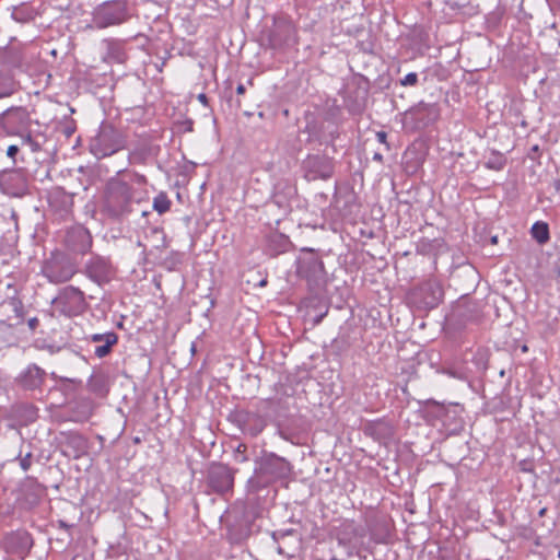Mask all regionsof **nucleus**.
I'll return each instance as SVG.
<instances>
[{
    "label": "nucleus",
    "mask_w": 560,
    "mask_h": 560,
    "mask_svg": "<svg viewBox=\"0 0 560 560\" xmlns=\"http://www.w3.org/2000/svg\"><path fill=\"white\" fill-rule=\"evenodd\" d=\"M247 446L243 443L238 444L234 452V459L236 463H245L248 460L246 456Z\"/></svg>",
    "instance_id": "cd10ccee"
},
{
    "label": "nucleus",
    "mask_w": 560,
    "mask_h": 560,
    "mask_svg": "<svg viewBox=\"0 0 560 560\" xmlns=\"http://www.w3.org/2000/svg\"><path fill=\"white\" fill-rule=\"evenodd\" d=\"M128 19L127 8L121 2L104 4L95 15L97 27L105 28L112 25L121 24Z\"/></svg>",
    "instance_id": "1a4fd4ad"
},
{
    "label": "nucleus",
    "mask_w": 560,
    "mask_h": 560,
    "mask_svg": "<svg viewBox=\"0 0 560 560\" xmlns=\"http://www.w3.org/2000/svg\"><path fill=\"white\" fill-rule=\"evenodd\" d=\"M89 340L98 343L95 347L94 354L102 359L112 352V348L118 342V336L114 331H107L105 334H93L89 337Z\"/></svg>",
    "instance_id": "4468645a"
},
{
    "label": "nucleus",
    "mask_w": 560,
    "mask_h": 560,
    "mask_svg": "<svg viewBox=\"0 0 560 560\" xmlns=\"http://www.w3.org/2000/svg\"><path fill=\"white\" fill-rule=\"evenodd\" d=\"M137 201L132 187L126 182L113 178L105 189L103 211L110 218L119 219L132 211V203Z\"/></svg>",
    "instance_id": "f257e3e1"
},
{
    "label": "nucleus",
    "mask_w": 560,
    "mask_h": 560,
    "mask_svg": "<svg viewBox=\"0 0 560 560\" xmlns=\"http://www.w3.org/2000/svg\"><path fill=\"white\" fill-rule=\"evenodd\" d=\"M124 147V138L120 131L110 125H102L97 135L90 142V150L97 159L109 156Z\"/></svg>",
    "instance_id": "20e7f679"
},
{
    "label": "nucleus",
    "mask_w": 560,
    "mask_h": 560,
    "mask_svg": "<svg viewBox=\"0 0 560 560\" xmlns=\"http://www.w3.org/2000/svg\"><path fill=\"white\" fill-rule=\"evenodd\" d=\"M46 372L36 364L28 365L20 376V382L26 389L38 388L45 380Z\"/></svg>",
    "instance_id": "f3484780"
},
{
    "label": "nucleus",
    "mask_w": 560,
    "mask_h": 560,
    "mask_svg": "<svg viewBox=\"0 0 560 560\" xmlns=\"http://www.w3.org/2000/svg\"><path fill=\"white\" fill-rule=\"evenodd\" d=\"M45 349H47L51 354L56 353V352H58L60 350L59 347H56L54 345H49V346L45 347Z\"/></svg>",
    "instance_id": "c9c22d12"
},
{
    "label": "nucleus",
    "mask_w": 560,
    "mask_h": 560,
    "mask_svg": "<svg viewBox=\"0 0 560 560\" xmlns=\"http://www.w3.org/2000/svg\"><path fill=\"white\" fill-rule=\"evenodd\" d=\"M153 155V148L145 141L133 145L128 155L130 164H144Z\"/></svg>",
    "instance_id": "6ab92c4d"
},
{
    "label": "nucleus",
    "mask_w": 560,
    "mask_h": 560,
    "mask_svg": "<svg viewBox=\"0 0 560 560\" xmlns=\"http://www.w3.org/2000/svg\"><path fill=\"white\" fill-rule=\"evenodd\" d=\"M413 113L418 119H422V116L424 115L428 117V120L423 122L424 125L435 121L440 114L439 106L436 104H427L423 102L416 106Z\"/></svg>",
    "instance_id": "5701e85b"
},
{
    "label": "nucleus",
    "mask_w": 560,
    "mask_h": 560,
    "mask_svg": "<svg viewBox=\"0 0 560 560\" xmlns=\"http://www.w3.org/2000/svg\"><path fill=\"white\" fill-rule=\"evenodd\" d=\"M238 421L244 433L258 435L266 427L264 418L256 412H240Z\"/></svg>",
    "instance_id": "2eb2a0df"
},
{
    "label": "nucleus",
    "mask_w": 560,
    "mask_h": 560,
    "mask_svg": "<svg viewBox=\"0 0 560 560\" xmlns=\"http://www.w3.org/2000/svg\"><path fill=\"white\" fill-rule=\"evenodd\" d=\"M86 387L91 393L104 397L108 393L107 377L101 373L92 374L88 380Z\"/></svg>",
    "instance_id": "412c9836"
},
{
    "label": "nucleus",
    "mask_w": 560,
    "mask_h": 560,
    "mask_svg": "<svg viewBox=\"0 0 560 560\" xmlns=\"http://www.w3.org/2000/svg\"><path fill=\"white\" fill-rule=\"evenodd\" d=\"M198 101L203 104V105H207L208 104V97L205 93H200L198 95Z\"/></svg>",
    "instance_id": "f704fd0d"
},
{
    "label": "nucleus",
    "mask_w": 560,
    "mask_h": 560,
    "mask_svg": "<svg viewBox=\"0 0 560 560\" xmlns=\"http://www.w3.org/2000/svg\"><path fill=\"white\" fill-rule=\"evenodd\" d=\"M106 55L104 57L107 62L124 63L128 59L126 50V40L122 39H105Z\"/></svg>",
    "instance_id": "dca6fc26"
},
{
    "label": "nucleus",
    "mask_w": 560,
    "mask_h": 560,
    "mask_svg": "<svg viewBox=\"0 0 560 560\" xmlns=\"http://www.w3.org/2000/svg\"><path fill=\"white\" fill-rule=\"evenodd\" d=\"M443 246V241L440 238H428L422 237L418 241L416 245V250L418 254L423 256H436L440 249Z\"/></svg>",
    "instance_id": "aec40b11"
},
{
    "label": "nucleus",
    "mask_w": 560,
    "mask_h": 560,
    "mask_svg": "<svg viewBox=\"0 0 560 560\" xmlns=\"http://www.w3.org/2000/svg\"><path fill=\"white\" fill-rule=\"evenodd\" d=\"M413 301L422 308H434L443 299V288L435 278L420 283L411 293Z\"/></svg>",
    "instance_id": "0eeeda50"
},
{
    "label": "nucleus",
    "mask_w": 560,
    "mask_h": 560,
    "mask_svg": "<svg viewBox=\"0 0 560 560\" xmlns=\"http://www.w3.org/2000/svg\"><path fill=\"white\" fill-rule=\"evenodd\" d=\"M358 535V528L352 521H345L341 523L336 533V538L341 546H347L352 541V538Z\"/></svg>",
    "instance_id": "4be33fe9"
},
{
    "label": "nucleus",
    "mask_w": 560,
    "mask_h": 560,
    "mask_svg": "<svg viewBox=\"0 0 560 560\" xmlns=\"http://www.w3.org/2000/svg\"><path fill=\"white\" fill-rule=\"evenodd\" d=\"M234 485L233 471L223 464L212 465L208 472V486L219 494H224L232 490Z\"/></svg>",
    "instance_id": "9d476101"
},
{
    "label": "nucleus",
    "mask_w": 560,
    "mask_h": 560,
    "mask_svg": "<svg viewBox=\"0 0 560 560\" xmlns=\"http://www.w3.org/2000/svg\"><path fill=\"white\" fill-rule=\"evenodd\" d=\"M116 269L107 257L92 256L84 266V275L98 285L108 283L115 276Z\"/></svg>",
    "instance_id": "6e6552de"
},
{
    "label": "nucleus",
    "mask_w": 560,
    "mask_h": 560,
    "mask_svg": "<svg viewBox=\"0 0 560 560\" xmlns=\"http://www.w3.org/2000/svg\"><path fill=\"white\" fill-rule=\"evenodd\" d=\"M556 188H557L558 190L560 189V182H558V183H557Z\"/></svg>",
    "instance_id": "79ce46f5"
},
{
    "label": "nucleus",
    "mask_w": 560,
    "mask_h": 560,
    "mask_svg": "<svg viewBox=\"0 0 560 560\" xmlns=\"http://www.w3.org/2000/svg\"><path fill=\"white\" fill-rule=\"evenodd\" d=\"M530 234L540 245L546 244L550 240L549 226L542 221H537L532 225Z\"/></svg>",
    "instance_id": "393cba45"
},
{
    "label": "nucleus",
    "mask_w": 560,
    "mask_h": 560,
    "mask_svg": "<svg viewBox=\"0 0 560 560\" xmlns=\"http://www.w3.org/2000/svg\"><path fill=\"white\" fill-rule=\"evenodd\" d=\"M373 160L382 162L383 161V155L381 153H375L373 155Z\"/></svg>",
    "instance_id": "4c0bfd02"
},
{
    "label": "nucleus",
    "mask_w": 560,
    "mask_h": 560,
    "mask_svg": "<svg viewBox=\"0 0 560 560\" xmlns=\"http://www.w3.org/2000/svg\"><path fill=\"white\" fill-rule=\"evenodd\" d=\"M259 471L270 479H282L291 474V465L285 458L270 453L262 457Z\"/></svg>",
    "instance_id": "9b49d317"
},
{
    "label": "nucleus",
    "mask_w": 560,
    "mask_h": 560,
    "mask_svg": "<svg viewBox=\"0 0 560 560\" xmlns=\"http://www.w3.org/2000/svg\"><path fill=\"white\" fill-rule=\"evenodd\" d=\"M296 273L306 280L311 291L320 290L325 284L324 264L313 250H306L299 257Z\"/></svg>",
    "instance_id": "39448f33"
},
{
    "label": "nucleus",
    "mask_w": 560,
    "mask_h": 560,
    "mask_svg": "<svg viewBox=\"0 0 560 560\" xmlns=\"http://www.w3.org/2000/svg\"><path fill=\"white\" fill-rule=\"evenodd\" d=\"M13 304H14V310H18V306L22 307V303L20 301L14 300Z\"/></svg>",
    "instance_id": "58836bf2"
},
{
    "label": "nucleus",
    "mask_w": 560,
    "mask_h": 560,
    "mask_svg": "<svg viewBox=\"0 0 560 560\" xmlns=\"http://www.w3.org/2000/svg\"><path fill=\"white\" fill-rule=\"evenodd\" d=\"M36 15V9L28 3H22L18 7H14L12 11V18L21 23L33 21Z\"/></svg>",
    "instance_id": "b1692460"
},
{
    "label": "nucleus",
    "mask_w": 560,
    "mask_h": 560,
    "mask_svg": "<svg viewBox=\"0 0 560 560\" xmlns=\"http://www.w3.org/2000/svg\"><path fill=\"white\" fill-rule=\"evenodd\" d=\"M399 83L402 86H415L418 83V74L416 72H410L401 78Z\"/></svg>",
    "instance_id": "c85d7f7f"
},
{
    "label": "nucleus",
    "mask_w": 560,
    "mask_h": 560,
    "mask_svg": "<svg viewBox=\"0 0 560 560\" xmlns=\"http://www.w3.org/2000/svg\"><path fill=\"white\" fill-rule=\"evenodd\" d=\"M287 243L288 241L282 236H275L269 240L267 250L271 256H277L285 250Z\"/></svg>",
    "instance_id": "bb28decb"
},
{
    "label": "nucleus",
    "mask_w": 560,
    "mask_h": 560,
    "mask_svg": "<svg viewBox=\"0 0 560 560\" xmlns=\"http://www.w3.org/2000/svg\"><path fill=\"white\" fill-rule=\"evenodd\" d=\"M135 180L136 183H138L139 185H144L147 183V178L144 175H141V174H135Z\"/></svg>",
    "instance_id": "72a5a7b5"
},
{
    "label": "nucleus",
    "mask_w": 560,
    "mask_h": 560,
    "mask_svg": "<svg viewBox=\"0 0 560 560\" xmlns=\"http://www.w3.org/2000/svg\"><path fill=\"white\" fill-rule=\"evenodd\" d=\"M20 466L24 471H27L32 466V453H27L25 456H20Z\"/></svg>",
    "instance_id": "c756f323"
},
{
    "label": "nucleus",
    "mask_w": 560,
    "mask_h": 560,
    "mask_svg": "<svg viewBox=\"0 0 560 560\" xmlns=\"http://www.w3.org/2000/svg\"><path fill=\"white\" fill-rule=\"evenodd\" d=\"M60 527L68 528V525L63 521H60Z\"/></svg>",
    "instance_id": "ea45409f"
},
{
    "label": "nucleus",
    "mask_w": 560,
    "mask_h": 560,
    "mask_svg": "<svg viewBox=\"0 0 560 560\" xmlns=\"http://www.w3.org/2000/svg\"><path fill=\"white\" fill-rule=\"evenodd\" d=\"M172 201L170 200L167 194L164 191L159 192L153 199V209L159 214H164L170 211Z\"/></svg>",
    "instance_id": "a878e982"
},
{
    "label": "nucleus",
    "mask_w": 560,
    "mask_h": 560,
    "mask_svg": "<svg viewBox=\"0 0 560 560\" xmlns=\"http://www.w3.org/2000/svg\"><path fill=\"white\" fill-rule=\"evenodd\" d=\"M18 152H19V147H18V145L12 144V145H10V147L8 148V150H7V155H8L9 158L14 159V158H15V155L18 154Z\"/></svg>",
    "instance_id": "7c9ffc66"
},
{
    "label": "nucleus",
    "mask_w": 560,
    "mask_h": 560,
    "mask_svg": "<svg viewBox=\"0 0 560 560\" xmlns=\"http://www.w3.org/2000/svg\"><path fill=\"white\" fill-rule=\"evenodd\" d=\"M49 209L61 220L68 219L73 209V195L62 188H55L48 195Z\"/></svg>",
    "instance_id": "f8f14e48"
},
{
    "label": "nucleus",
    "mask_w": 560,
    "mask_h": 560,
    "mask_svg": "<svg viewBox=\"0 0 560 560\" xmlns=\"http://www.w3.org/2000/svg\"><path fill=\"white\" fill-rule=\"evenodd\" d=\"M77 272L75 261L60 252L51 253L42 266V275L52 284L68 282Z\"/></svg>",
    "instance_id": "f03ea898"
},
{
    "label": "nucleus",
    "mask_w": 560,
    "mask_h": 560,
    "mask_svg": "<svg viewBox=\"0 0 560 560\" xmlns=\"http://www.w3.org/2000/svg\"><path fill=\"white\" fill-rule=\"evenodd\" d=\"M305 166L308 170L312 179H327L332 174L330 161L324 156H308L305 161Z\"/></svg>",
    "instance_id": "ddd939ff"
},
{
    "label": "nucleus",
    "mask_w": 560,
    "mask_h": 560,
    "mask_svg": "<svg viewBox=\"0 0 560 560\" xmlns=\"http://www.w3.org/2000/svg\"><path fill=\"white\" fill-rule=\"evenodd\" d=\"M39 324V320L37 317H32L27 320V325L31 330H35Z\"/></svg>",
    "instance_id": "2f4dec72"
},
{
    "label": "nucleus",
    "mask_w": 560,
    "mask_h": 560,
    "mask_svg": "<svg viewBox=\"0 0 560 560\" xmlns=\"http://www.w3.org/2000/svg\"><path fill=\"white\" fill-rule=\"evenodd\" d=\"M269 47L277 51H284L296 44L294 25L285 20L276 21L268 34Z\"/></svg>",
    "instance_id": "423d86ee"
},
{
    "label": "nucleus",
    "mask_w": 560,
    "mask_h": 560,
    "mask_svg": "<svg viewBox=\"0 0 560 560\" xmlns=\"http://www.w3.org/2000/svg\"><path fill=\"white\" fill-rule=\"evenodd\" d=\"M52 304L55 310L65 317L82 315L88 308L84 292L73 285H67L59 290Z\"/></svg>",
    "instance_id": "7ed1b4c3"
},
{
    "label": "nucleus",
    "mask_w": 560,
    "mask_h": 560,
    "mask_svg": "<svg viewBox=\"0 0 560 560\" xmlns=\"http://www.w3.org/2000/svg\"><path fill=\"white\" fill-rule=\"evenodd\" d=\"M72 131L73 130L71 128H68L66 132H67L68 136H70L72 133Z\"/></svg>",
    "instance_id": "a19ab883"
},
{
    "label": "nucleus",
    "mask_w": 560,
    "mask_h": 560,
    "mask_svg": "<svg viewBox=\"0 0 560 560\" xmlns=\"http://www.w3.org/2000/svg\"><path fill=\"white\" fill-rule=\"evenodd\" d=\"M246 89L244 86V84H238L237 88H236V92L238 95H243L245 93Z\"/></svg>",
    "instance_id": "e433bc0d"
},
{
    "label": "nucleus",
    "mask_w": 560,
    "mask_h": 560,
    "mask_svg": "<svg viewBox=\"0 0 560 560\" xmlns=\"http://www.w3.org/2000/svg\"><path fill=\"white\" fill-rule=\"evenodd\" d=\"M376 138H377L378 142L386 144L388 147L387 141H386L387 135L385 131H378L376 133Z\"/></svg>",
    "instance_id": "473e14b6"
},
{
    "label": "nucleus",
    "mask_w": 560,
    "mask_h": 560,
    "mask_svg": "<svg viewBox=\"0 0 560 560\" xmlns=\"http://www.w3.org/2000/svg\"><path fill=\"white\" fill-rule=\"evenodd\" d=\"M66 450L63 453L67 456L79 458L86 450V440L78 433H71L67 436L65 442Z\"/></svg>",
    "instance_id": "a211bd4d"
},
{
    "label": "nucleus",
    "mask_w": 560,
    "mask_h": 560,
    "mask_svg": "<svg viewBox=\"0 0 560 560\" xmlns=\"http://www.w3.org/2000/svg\"><path fill=\"white\" fill-rule=\"evenodd\" d=\"M558 558L560 559V550L558 551Z\"/></svg>",
    "instance_id": "37998d69"
}]
</instances>
